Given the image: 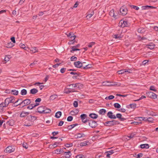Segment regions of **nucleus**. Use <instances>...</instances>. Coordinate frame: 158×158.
I'll return each mask as SVG.
<instances>
[{"label": "nucleus", "instance_id": "f257e3e1", "mask_svg": "<svg viewBox=\"0 0 158 158\" xmlns=\"http://www.w3.org/2000/svg\"><path fill=\"white\" fill-rule=\"evenodd\" d=\"M6 105H9L10 103H14L15 102V97L11 96L6 98L5 100Z\"/></svg>", "mask_w": 158, "mask_h": 158}, {"label": "nucleus", "instance_id": "f03ea898", "mask_svg": "<svg viewBox=\"0 0 158 158\" xmlns=\"http://www.w3.org/2000/svg\"><path fill=\"white\" fill-rule=\"evenodd\" d=\"M119 25L123 28L125 27L128 26L129 25V23L127 21L121 20L119 23Z\"/></svg>", "mask_w": 158, "mask_h": 158}, {"label": "nucleus", "instance_id": "7ed1b4c3", "mask_svg": "<svg viewBox=\"0 0 158 158\" xmlns=\"http://www.w3.org/2000/svg\"><path fill=\"white\" fill-rule=\"evenodd\" d=\"M117 72L118 74H122L125 73V74H128L131 73V70L126 69L119 70Z\"/></svg>", "mask_w": 158, "mask_h": 158}, {"label": "nucleus", "instance_id": "20e7f679", "mask_svg": "<svg viewBox=\"0 0 158 158\" xmlns=\"http://www.w3.org/2000/svg\"><path fill=\"white\" fill-rule=\"evenodd\" d=\"M31 103L30 100V99H26L22 101L19 104V105H22L23 107Z\"/></svg>", "mask_w": 158, "mask_h": 158}, {"label": "nucleus", "instance_id": "39448f33", "mask_svg": "<svg viewBox=\"0 0 158 158\" xmlns=\"http://www.w3.org/2000/svg\"><path fill=\"white\" fill-rule=\"evenodd\" d=\"M117 122H118L117 121L113 120L112 121H107L105 122V125H106L111 126L116 124L117 123Z\"/></svg>", "mask_w": 158, "mask_h": 158}, {"label": "nucleus", "instance_id": "423d86ee", "mask_svg": "<svg viewBox=\"0 0 158 158\" xmlns=\"http://www.w3.org/2000/svg\"><path fill=\"white\" fill-rule=\"evenodd\" d=\"M72 88H69V87H68L67 85L66 87L64 88V93L67 94H69L71 93H72L75 92V91L71 90Z\"/></svg>", "mask_w": 158, "mask_h": 158}, {"label": "nucleus", "instance_id": "0eeeda50", "mask_svg": "<svg viewBox=\"0 0 158 158\" xmlns=\"http://www.w3.org/2000/svg\"><path fill=\"white\" fill-rule=\"evenodd\" d=\"M80 117L82 122L83 123H85L87 121V115L85 114H83L80 116Z\"/></svg>", "mask_w": 158, "mask_h": 158}, {"label": "nucleus", "instance_id": "6e6552de", "mask_svg": "<svg viewBox=\"0 0 158 158\" xmlns=\"http://www.w3.org/2000/svg\"><path fill=\"white\" fill-rule=\"evenodd\" d=\"M80 84L79 83H76L75 84H70L68 85V87H69V88H72L71 90H73L74 89V88L76 87H79V85Z\"/></svg>", "mask_w": 158, "mask_h": 158}, {"label": "nucleus", "instance_id": "1a4fd4ad", "mask_svg": "<svg viewBox=\"0 0 158 158\" xmlns=\"http://www.w3.org/2000/svg\"><path fill=\"white\" fill-rule=\"evenodd\" d=\"M15 150V148L14 147L12 146H9L6 149L5 151L7 153H10L14 152Z\"/></svg>", "mask_w": 158, "mask_h": 158}, {"label": "nucleus", "instance_id": "9d476101", "mask_svg": "<svg viewBox=\"0 0 158 158\" xmlns=\"http://www.w3.org/2000/svg\"><path fill=\"white\" fill-rule=\"evenodd\" d=\"M147 95L150 98L153 99H155L157 98V95L154 93L150 92L147 93Z\"/></svg>", "mask_w": 158, "mask_h": 158}, {"label": "nucleus", "instance_id": "9b49d317", "mask_svg": "<svg viewBox=\"0 0 158 158\" xmlns=\"http://www.w3.org/2000/svg\"><path fill=\"white\" fill-rule=\"evenodd\" d=\"M120 12L122 15H125L127 13V10L126 8L123 6L120 9Z\"/></svg>", "mask_w": 158, "mask_h": 158}, {"label": "nucleus", "instance_id": "f8f14e48", "mask_svg": "<svg viewBox=\"0 0 158 158\" xmlns=\"http://www.w3.org/2000/svg\"><path fill=\"white\" fill-rule=\"evenodd\" d=\"M89 125L92 128H94L97 126L96 122L94 121H90L89 123Z\"/></svg>", "mask_w": 158, "mask_h": 158}, {"label": "nucleus", "instance_id": "ddd939ff", "mask_svg": "<svg viewBox=\"0 0 158 158\" xmlns=\"http://www.w3.org/2000/svg\"><path fill=\"white\" fill-rule=\"evenodd\" d=\"M66 35H67L68 37L71 38V39H73V40H74L75 39L76 36L74 35L73 33L70 32L68 34L66 33Z\"/></svg>", "mask_w": 158, "mask_h": 158}, {"label": "nucleus", "instance_id": "4468645a", "mask_svg": "<svg viewBox=\"0 0 158 158\" xmlns=\"http://www.w3.org/2000/svg\"><path fill=\"white\" fill-rule=\"evenodd\" d=\"M107 116L110 118L115 119L116 118V116L115 115L113 114V113L111 111L108 112L107 114Z\"/></svg>", "mask_w": 158, "mask_h": 158}, {"label": "nucleus", "instance_id": "2eb2a0df", "mask_svg": "<svg viewBox=\"0 0 158 158\" xmlns=\"http://www.w3.org/2000/svg\"><path fill=\"white\" fill-rule=\"evenodd\" d=\"M74 64L75 66L77 68H80L82 66V64L79 61L74 62Z\"/></svg>", "mask_w": 158, "mask_h": 158}, {"label": "nucleus", "instance_id": "dca6fc26", "mask_svg": "<svg viewBox=\"0 0 158 158\" xmlns=\"http://www.w3.org/2000/svg\"><path fill=\"white\" fill-rule=\"evenodd\" d=\"M8 105H6L5 100L4 102H2L0 104V111L2 112L3 111V108L7 106Z\"/></svg>", "mask_w": 158, "mask_h": 158}, {"label": "nucleus", "instance_id": "f3484780", "mask_svg": "<svg viewBox=\"0 0 158 158\" xmlns=\"http://www.w3.org/2000/svg\"><path fill=\"white\" fill-rule=\"evenodd\" d=\"M6 123L7 125L10 126H13L15 124V121L13 119H10L7 121Z\"/></svg>", "mask_w": 158, "mask_h": 158}, {"label": "nucleus", "instance_id": "a211bd4d", "mask_svg": "<svg viewBox=\"0 0 158 158\" xmlns=\"http://www.w3.org/2000/svg\"><path fill=\"white\" fill-rule=\"evenodd\" d=\"M44 106H41L38 107L37 109V112L40 113H43Z\"/></svg>", "mask_w": 158, "mask_h": 158}, {"label": "nucleus", "instance_id": "6ab92c4d", "mask_svg": "<svg viewBox=\"0 0 158 158\" xmlns=\"http://www.w3.org/2000/svg\"><path fill=\"white\" fill-rule=\"evenodd\" d=\"M85 136V135L84 133H78L75 135V137L76 138H80Z\"/></svg>", "mask_w": 158, "mask_h": 158}, {"label": "nucleus", "instance_id": "aec40b11", "mask_svg": "<svg viewBox=\"0 0 158 158\" xmlns=\"http://www.w3.org/2000/svg\"><path fill=\"white\" fill-rule=\"evenodd\" d=\"M29 114V113L28 112L23 111L21 112L20 114V116L21 117H24L28 115Z\"/></svg>", "mask_w": 158, "mask_h": 158}, {"label": "nucleus", "instance_id": "412c9836", "mask_svg": "<svg viewBox=\"0 0 158 158\" xmlns=\"http://www.w3.org/2000/svg\"><path fill=\"white\" fill-rule=\"evenodd\" d=\"M39 103H36V104H31V105L29 106L27 108L30 109H32L33 108L35 107L36 106L39 105Z\"/></svg>", "mask_w": 158, "mask_h": 158}, {"label": "nucleus", "instance_id": "4be33fe9", "mask_svg": "<svg viewBox=\"0 0 158 158\" xmlns=\"http://www.w3.org/2000/svg\"><path fill=\"white\" fill-rule=\"evenodd\" d=\"M38 92V90L35 88H33L30 90V94H35Z\"/></svg>", "mask_w": 158, "mask_h": 158}, {"label": "nucleus", "instance_id": "5701e85b", "mask_svg": "<svg viewBox=\"0 0 158 158\" xmlns=\"http://www.w3.org/2000/svg\"><path fill=\"white\" fill-rule=\"evenodd\" d=\"M94 14V12L93 10H92L89 12L86 15V18L87 19H90Z\"/></svg>", "mask_w": 158, "mask_h": 158}, {"label": "nucleus", "instance_id": "b1692460", "mask_svg": "<svg viewBox=\"0 0 158 158\" xmlns=\"http://www.w3.org/2000/svg\"><path fill=\"white\" fill-rule=\"evenodd\" d=\"M64 155L66 158H69L71 155V153L70 151H69L68 152H64Z\"/></svg>", "mask_w": 158, "mask_h": 158}, {"label": "nucleus", "instance_id": "393cba45", "mask_svg": "<svg viewBox=\"0 0 158 158\" xmlns=\"http://www.w3.org/2000/svg\"><path fill=\"white\" fill-rule=\"evenodd\" d=\"M109 15L112 17H114V18H116L117 16L115 15L114 11L113 9H112L109 13Z\"/></svg>", "mask_w": 158, "mask_h": 158}, {"label": "nucleus", "instance_id": "a878e982", "mask_svg": "<svg viewBox=\"0 0 158 158\" xmlns=\"http://www.w3.org/2000/svg\"><path fill=\"white\" fill-rule=\"evenodd\" d=\"M115 39H120L122 37V36L121 34H115L112 36Z\"/></svg>", "mask_w": 158, "mask_h": 158}, {"label": "nucleus", "instance_id": "bb28decb", "mask_svg": "<svg viewBox=\"0 0 158 158\" xmlns=\"http://www.w3.org/2000/svg\"><path fill=\"white\" fill-rule=\"evenodd\" d=\"M44 109L43 113H51V110L50 109L45 107H44Z\"/></svg>", "mask_w": 158, "mask_h": 158}, {"label": "nucleus", "instance_id": "cd10ccee", "mask_svg": "<svg viewBox=\"0 0 158 158\" xmlns=\"http://www.w3.org/2000/svg\"><path fill=\"white\" fill-rule=\"evenodd\" d=\"M62 113L61 111H58L56 112L55 114V117L57 118H59L61 116Z\"/></svg>", "mask_w": 158, "mask_h": 158}, {"label": "nucleus", "instance_id": "c85d7f7f", "mask_svg": "<svg viewBox=\"0 0 158 158\" xmlns=\"http://www.w3.org/2000/svg\"><path fill=\"white\" fill-rule=\"evenodd\" d=\"M89 116L92 118L93 119H96L98 117V115L97 114H94V113H92L90 114L89 115Z\"/></svg>", "mask_w": 158, "mask_h": 158}, {"label": "nucleus", "instance_id": "c756f323", "mask_svg": "<svg viewBox=\"0 0 158 158\" xmlns=\"http://www.w3.org/2000/svg\"><path fill=\"white\" fill-rule=\"evenodd\" d=\"M140 148H149V145L148 144H143L140 145Z\"/></svg>", "mask_w": 158, "mask_h": 158}, {"label": "nucleus", "instance_id": "7c9ffc66", "mask_svg": "<svg viewBox=\"0 0 158 158\" xmlns=\"http://www.w3.org/2000/svg\"><path fill=\"white\" fill-rule=\"evenodd\" d=\"M11 58V57L10 55L6 56L4 58V61L5 62V63L8 61Z\"/></svg>", "mask_w": 158, "mask_h": 158}, {"label": "nucleus", "instance_id": "2f4dec72", "mask_svg": "<svg viewBox=\"0 0 158 158\" xmlns=\"http://www.w3.org/2000/svg\"><path fill=\"white\" fill-rule=\"evenodd\" d=\"M152 6H142V10H148L149 8H152Z\"/></svg>", "mask_w": 158, "mask_h": 158}, {"label": "nucleus", "instance_id": "473e14b6", "mask_svg": "<svg viewBox=\"0 0 158 158\" xmlns=\"http://www.w3.org/2000/svg\"><path fill=\"white\" fill-rule=\"evenodd\" d=\"M19 92L18 90L15 89L12 90L11 91V94L15 95H18Z\"/></svg>", "mask_w": 158, "mask_h": 158}, {"label": "nucleus", "instance_id": "72a5a7b5", "mask_svg": "<svg viewBox=\"0 0 158 158\" xmlns=\"http://www.w3.org/2000/svg\"><path fill=\"white\" fill-rule=\"evenodd\" d=\"M57 97V95L56 94H53L51 95L49 98L51 100H53Z\"/></svg>", "mask_w": 158, "mask_h": 158}, {"label": "nucleus", "instance_id": "f704fd0d", "mask_svg": "<svg viewBox=\"0 0 158 158\" xmlns=\"http://www.w3.org/2000/svg\"><path fill=\"white\" fill-rule=\"evenodd\" d=\"M145 31L143 27H140L138 29V32L139 33H142Z\"/></svg>", "mask_w": 158, "mask_h": 158}, {"label": "nucleus", "instance_id": "c9c22d12", "mask_svg": "<svg viewBox=\"0 0 158 158\" xmlns=\"http://www.w3.org/2000/svg\"><path fill=\"white\" fill-rule=\"evenodd\" d=\"M30 51L32 53H35L38 52V50L36 48L34 47L30 49Z\"/></svg>", "mask_w": 158, "mask_h": 158}, {"label": "nucleus", "instance_id": "e433bc0d", "mask_svg": "<svg viewBox=\"0 0 158 158\" xmlns=\"http://www.w3.org/2000/svg\"><path fill=\"white\" fill-rule=\"evenodd\" d=\"M64 152L63 149H57L55 150V152L57 154H59L61 153H63Z\"/></svg>", "mask_w": 158, "mask_h": 158}, {"label": "nucleus", "instance_id": "4c0bfd02", "mask_svg": "<svg viewBox=\"0 0 158 158\" xmlns=\"http://www.w3.org/2000/svg\"><path fill=\"white\" fill-rule=\"evenodd\" d=\"M154 120V118L152 117L147 118V122L153 123Z\"/></svg>", "mask_w": 158, "mask_h": 158}, {"label": "nucleus", "instance_id": "58836bf2", "mask_svg": "<svg viewBox=\"0 0 158 158\" xmlns=\"http://www.w3.org/2000/svg\"><path fill=\"white\" fill-rule=\"evenodd\" d=\"M88 143V141H86L84 142H81L80 143V146L81 147L87 145V143Z\"/></svg>", "mask_w": 158, "mask_h": 158}, {"label": "nucleus", "instance_id": "ea45409f", "mask_svg": "<svg viewBox=\"0 0 158 158\" xmlns=\"http://www.w3.org/2000/svg\"><path fill=\"white\" fill-rule=\"evenodd\" d=\"M27 90L25 89H23L21 90V94L22 95H25L27 94Z\"/></svg>", "mask_w": 158, "mask_h": 158}, {"label": "nucleus", "instance_id": "a19ab883", "mask_svg": "<svg viewBox=\"0 0 158 158\" xmlns=\"http://www.w3.org/2000/svg\"><path fill=\"white\" fill-rule=\"evenodd\" d=\"M99 112L100 114H104L106 112V110L104 109H101L99 110Z\"/></svg>", "mask_w": 158, "mask_h": 158}, {"label": "nucleus", "instance_id": "79ce46f5", "mask_svg": "<svg viewBox=\"0 0 158 158\" xmlns=\"http://www.w3.org/2000/svg\"><path fill=\"white\" fill-rule=\"evenodd\" d=\"M78 112H79L78 110L77 109H76L73 111H71L70 112V113L71 114L73 115L74 114H77L78 113Z\"/></svg>", "mask_w": 158, "mask_h": 158}, {"label": "nucleus", "instance_id": "37998d69", "mask_svg": "<svg viewBox=\"0 0 158 158\" xmlns=\"http://www.w3.org/2000/svg\"><path fill=\"white\" fill-rule=\"evenodd\" d=\"M14 46V44L12 43L11 42H9L6 44V47L8 48H10L13 47Z\"/></svg>", "mask_w": 158, "mask_h": 158}, {"label": "nucleus", "instance_id": "c03bdc74", "mask_svg": "<svg viewBox=\"0 0 158 158\" xmlns=\"http://www.w3.org/2000/svg\"><path fill=\"white\" fill-rule=\"evenodd\" d=\"M110 82L108 81H104L102 83V85H107V86H109V85H110L109 83Z\"/></svg>", "mask_w": 158, "mask_h": 158}, {"label": "nucleus", "instance_id": "a18cd8bd", "mask_svg": "<svg viewBox=\"0 0 158 158\" xmlns=\"http://www.w3.org/2000/svg\"><path fill=\"white\" fill-rule=\"evenodd\" d=\"M114 106L115 108L118 109L120 108L121 107L119 103H114Z\"/></svg>", "mask_w": 158, "mask_h": 158}, {"label": "nucleus", "instance_id": "49530a36", "mask_svg": "<svg viewBox=\"0 0 158 158\" xmlns=\"http://www.w3.org/2000/svg\"><path fill=\"white\" fill-rule=\"evenodd\" d=\"M136 105L135 104H130L129 105L127 106V108H133L134 107H135Z\"/></svg>", "mask_w": 158, "mask_h": 158}, {"label": "nucleus", "instance_id": "de8ad7c7", "mask_svg": "<svg viewBox=\"0 0 158 158\" xmlns=\"http://www.w3.org/2000/svg\"><path fill=\"white\" fill-rule=\"evenodd\" d=\"M150 89L154 92L157 91V90L156 89L155 87L153 85L150 86Z\"/></svg>", "mask_w": 158, "mask_h": 158}, {"label": "nucleus", "instance_id": "09e8293b", "mask_svg": "<svg viewBox=\"0 0 158 158\" xmlns=\"http://www.w3.org/2000/svg\"><path fill=\"white\" fill-rule=\"evenodd\" d=\"M95 44V43L94 42H92L90 43L89 44L87 45L88 47L89 48H91Z\"/></svg>", "mask_w": 158, "mask_h": 158}, {"label": "nucleus", "instance_id": "8fccbe9b", "mask_svg": "<svg viewBox=\"0 0 158 158\" xmlns=\"http://www.w3.org/2000/svg\"><path fill=\"white\" fill-rule=\"evenodd\" d=\"M19 46L20 48L24 49L25 50H27V48H26L24 44L21 43L19 44Z\"/></svg>", "mask_w": 158, "mask_h": 158}, {"label": "nucleus", "instance_id": "3c124183", "mask_svg": "<svg viewBox=\"0 0 158 158\" xmlns=\"http://www.w3.org/2000/svg\"><path fill=\"white\" fill-rule=\"evenodd\" d=\"M76 48H75L74 46H73L72 48V50L71 51V52H73L75 51L80 50L79 49Z\"/></svg>", "mask_w": 158, "mask_h": 158}, {"label": "nucleus", "instance_id": "603ef678", "mask_svg": "<svg viewBox=\"0 0 158 158\" xmlns=\"http://www.w3.org/2000/svg\"><path fill=\"white\" fill-rule=\"evenodd\" d=\"M114 96L113 95H111L108 96V97H106L105 98L106 99H109V100L112 99L114 98Z\"/></svg>", "mask_w": 158, "mask_h": 158}, {"label": "nucleus", "instance_id": "864d4df0", "mask_svg": "<svg viewBox=\"0 0 158 158\" xmlns=\"http://www.w3.org/2000/svg\"><path fill=\"white\" fill-rule=\"evenodd\" d=\"M77 125L78 124L77 123L71 125L69 127V129H71L74 128V127H76V126H77Z\"/></svg>", "mask_w": 158, "mask_h": 158}, {"label": "nucleus", "instance_id": "5fc2aeb1", "mask_svg": "<svg viewBox=\"0 0 158 158\" xmlns=\"http://www.w3.org/2000/svg\"><path fill=\"white\" fill-rule=\"evenodd\" d=\"M37 61H34L33 63L30 64V66L31 67H33L34 65L37 64Z\"/></svg>", "mask_w": 158, "mask_h": 158}, {"label": "nucleus", "instance_id": "6e6d98bb", "mask_svg": "<svg viewBox=\"0 0 158 158\" xmlns=\"http://www.w3.org/2000/svg\"><path fill=\"white\" fill-rule=\"evenodd\" d=\"M73 119V117L72 116H69L67 118V121L69 122L71 121Z\"/></svg>", "mask_w": 158, "mask_h": 158}, {"label": "nucleus", "instance_id": "4d7b16f0", "mask_svg": "<svg viewBox=\"0 0 158 158\" xmlns=\"http://www.w3.org/2000/svg\"><path fill=\"white\" fill-rule=\"evenodd\" d=\"M72 143H66L65 144V146L67 148H69L73 146Z\"/></svg>", "mask_w": 158, "mask_h": 158}, {"label": "nucleus", "instance_id": "13d9d810", "mask_svg": "<svg viewBox=\"0 0 158 158\" xmlns=\"http://www.w3.org/2000/svg\"><path fill=\"white\" fill-rule=\"evenodd\" d=\"M131 8L134 9L135 10H138L139 9V8L138 7L136 6L131 5Z\"/></svg>", "mask_w": 158, "mask_h": 158}, {"label": "nucleus", "instance_id": "bf43d9fd", "mask_svg": "<svg viewBox=\"0 0 158 158\" xmlns=\"http://www.w3.org/2000/svg\"><path fill=\"white\" fill-rule=\"evenodd\" d=\"M73 105L74 107H77L78 106L77 102L76 101H74L73 103Z\"/></svg>", "mask_w": 158, "mask_h": 158}, {"label": "nucleus", "instance_id": "052dcab7", "mask_svg": "<svg viewBox=\"0 0 158 158\" xmlns=\"http://www.w3.org/2000/svg\"><path fill=\"white\" fill-rule=\"evenodd\" d=\"M71 61H76L77 60V57L74 56H72L70 58Z\"/></svg>", "mask_w": 158, "mask_h": 158}, {"label": "nucleus", "instance_id": "680f3d73", "mask_svg": "<svg viewBox=\"0 0 158 158\" xmlns=\"http://www.w3.org/2000/svg\"><path fill=\"white\" fill-rule=\"evenodd\" d=\"M146 98V97L145 96H143V95H142L139 99H137V100H136L135 101H139L140 100H141L142 99H143V98Z\"/></svg>", "mask_w": 158, "mask_h": 158}, {"label": "nucleus", "instance_id": "e2e57ef3", "mask_svg": "<svg viewBox=\"0 0 158 158\" xmlns=\"http://www.w3.org/2000/svg\"><path fill=\"white\" fill-rule=\"evenodd\" d=\"M116 118H118L120 119L121 118V117L122 116V115L121 114L119 113L117 114L116 115Z\"/></svg>", "mask_w": 158, "mask_h": 158}, {"label": "nucleus", "instance_id": "0e129e2a", "mask_svg": "<svg viewBox=\"0 0 158 158\" xmlns=\"http://www.w3.org/2000/svg\"><path fill=\"white\" fill-rule=\"evenodd\" d=\"M131 123L133 124L134 125H138L141 123L139 122H134L132 123Z\"/></svg>", "mask_w": 158, "mask_h": 158}, {"label": "nucleus", "instance_id": "69168bd1", "mask_svg": "<svg viewBox=\"0 0 158 158\" xmlns=\"http://www.w3.org/2000/svg\"><path fill=\"white\" fill-rule=\"evenodd\" d=\"M71 40L70 42H69L68 43V44L69 45L73 44L74 42L75 41V40H73V39H71Z\"/></svg>", "mask_w": 158, "mask_h": 158}, {"label": "nucleus", "instance_id": "338daca9", "mask_svg": "<svg viewBox=\"0 0 158 158\" xmlns=\"http://www.w3.org/2000/svg\"><path fill=\"white\" fill-rule=\"evenodd\" d=\"M65 70H66L65 68H62L61 69L60 72L61 73H63L65 72Z\"/></svg>", "mask_w": 158, "mask_h": 158}, {"label": "nucleus", "instance_id": "774afa93", "mask_svg": "<svg viewBox=\"0 0 158 158\" xmlns=\"http://www.w3.org/2000/svg\"><path fill=\"white\" fill-rule=\"evenodd\" d=\"M83 157V156L82 155H77L76 158H82Z\"/></svg>", "mask_w": 158, "mask_h": 158}]
</instances>
